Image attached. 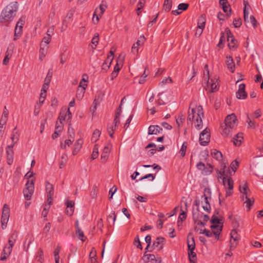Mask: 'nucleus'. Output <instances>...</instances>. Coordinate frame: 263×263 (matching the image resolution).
Segmentation results:
<instances>
[{"mask_svg":"<svg viewBox=\"0 0 263 263\" xmlns=\"http://www.w3.org/2000/svg\"><path fill=\"white\" fill-rule=\"evenodd\" d=\"M17 9L16 2L11 3L7 6L1 12L0 23L3 24L9 23L15 16Z\"/></svg>","mask_w":263,"mask_h":263,"instance_id":"1","label":"nucleus"},{"mask_svg":"<svg viewBox=\"0 0 263 263\" xmlns=\"http://www.w3.org/2000/svg\"><path fill=\"white\" fill-rule=\"evenodd\" d=\"M226 166H224L222 171H220L219 173L223 177L222 182L226 191V197L231 196L233 194L234 182L230 176L228 175V172L225 170Z\"/></svg>","mask_w":263,"mask_h":263,"instance_id":"2","label":"nucleus"},{"mask_svg":"<svg viewBox=\"0 0 263 263\" xmlns=\"http://www.w3.org/2000/svg\"><path fill=\"white\" fill-rule=\"evenodd\" d=\"M196 113L197 114V118L194 123L195 127L197 130H200L203 127L202 118L204 116L202 106L199 105L197 106V112Z\"/></svg>","mask_w":263,"mask_h":263,"instance_id":"3","label":"nucleus"},{"mask_svg":"<svg viewBox=\"0 0 263 263\" xmlns=\"http://www.w3.org/2000/svg\"><path fill=\"white\" fill-rule=\"evenodd\" d=\"M10 217V209L7 204H5L3 208L2 215L1 217V223L2 229H5L7 224Z\"/></svg>","mask_w":263,"mask_h":263,"instance_id":"4","label":"nucleus"},{"mask_svg":"<svg viewBox=\"0 0 263 263\" xmlns=\"http://www.w3.org/2000/svg\"><path fill=\"white\" fill-rule=\"evenodd\" d=\"M239 230L233 229L230 233V249H234L237 246L240 239V236L238 234Z\"/></svg>","mask_w":263,"mask_h":263,"instance_id":"5","label":"nucleus"},{"mask_svg":"<svg viewBox=\"0 0 263 263\" xmlns=\"http://www.w3.org/2000/svg\"><path fill=\"white\" fill-rule=\"evenodd\" d=\"M34 182L28 180L26 183V188L24 190V195L27 200H30L34 192Z\"/></svg>","mask_w":263,"mask_h":263,"instance_id":"6","label":"nucleus"},{"mask_svg":"<svg viewBox=\"0 0 263 263\" xmlns=\"http://www.w3.org/2000/svg\"><path fill=\"white\" fill-rule=\"evenodd\" d=\"M210 140V129L205 128L200 134L199 143L203 146L206 145Z\"/></svg>","mask_w":263,"mask_h":263,"instance_id":"7","label":"nucleus"},{"mask_svg":"<svg viewBox=\"0 0 263 263\" xmlns=\"http://www.w3.org/2000/svg\"><path fill=\"white\" fill-rule=\"evenodd\" d=\"M225 32L227 34V41L229 48L230 49L236 48L237 41L235 39L229 28L225 29Z\"/></svg>","mask_w":263,"mask_h":263,"instance_id":"8","label":"nucleus"},{"mask_svg":"<svg viewBox=\"0 0 263 263\" xmlns=\"http://www.w3.org/2000/svg\"><path fill=\"white\" fill-rule=\"evenodd\" d=\"M236 117L232 114L227 116L225 119V126L230 128H234L236 126Z\"/></svg>","mask_w":263,"mask_h":263,"instance_id":"9","label":"nucleus"},{"mask_svg":"<svg viewBox=\"0 0 263 263\" xmlns=\"http://www.w3.org/2000/svg\"><path fill=\"white\" fill-rule=\"evenodd\" d=\"M46 191L47 195V202L49 204L52 203L53 197L54 195L53 186L52 184L49 182H47L46 184Z\"/></svg>","mask_w":263,"mask_h":263,"instance_id":"10","label":"nucleus"},{"mask_svg":"<svg viewBox=\"0 0 263 263\" xmlns=\"http://www.w3.org/2000/svg\"><path fill=\"white\" fill-rule=\"evenodd\" d=\"M15 45L13 43L9 45L7 50L6 52V55L3 60V64L7 65L9 63V59L12 57Z\"/></svg>","mask_w":263,"mask_h":263,"instance_id":"11","label":"nucleus"},{"mask_svg":"<svg viewBox=\"0 0 263 263\" xmlns=\"http://www.w3.org/2000/svg\"><path fill=\"white\" fill-rule=\"evenodd\" d=\"M239 191L243 194L242 196V199L243 200H244L245 198L247 199L250 198L249 197L251 194V191L248 188L247 184L246 182H243L240 185Z\"/></svg>","mask_w":263,"mask_h":263,"instance_id":"12","label":"nucleus"},{"mask_svg":"<svg viewBox=\"0 0 263 263\" xmlns=\"http://www.w3.org/2000/svg\"><path fill=\"white\" fill-rule=\"evenodd\" d=\"M245 85L243 83L239 84L238 90L236 92V98L238 99H245L247 97V93L245 91Z\"/></svg>","mask_w":263,"mask_h":263,"instance_id":"13","label":"nucleus"},{"mask_svg":"<svg viewBox=\"0 0 263 263\" xmlns=\"http://www.w3.org/2000/svg\"><path fill=\"white\" fill-rule=\"evenodd\" d=\"M164 239L161 237H158L155 240L153 241L152 249H157L158 251L161 250L163 248Z\"/></svg>","mask_w":263,"mask_h":263,"instance_id":"14","label":"nucleus"},{"mask_svg":"<svg viewBox=\"0 0 263 263\" xmlns=\"http://www.w3.org/2000/svg\"><path fill=\"white\" fill-rule=\"evenodd\" d=\"M207 85L208 87L210 86V91L212 92L217 91L219 89V85L218 79H211L210 81V79H208Z\"/></svg>","mask_w":263,"mask_h":263,"instance_id":"15","label":"nucleus"},{"mask_svg":"<svg viewBox=\"0 0 263 263\" xmlns=\"http://www.w3.org/2000/svg\"><path fill=\"white\" fill-rule=\"evenodd\" d=\"M24 23V21L22 18H20L17 22L15 28L14 40H16L20 36Z\"/></svg>","mask_w":263,"mask_h":263,"instance_id":"16","label":"nucleus"},{"mask_svg":"<svg viewBox=\"0 0 263 263\" xmlns=\"http://www.w3.org/2000/svg\"><path fill=\"white\" fill-rule=\"evenodd\" d=\"M12 250V247L6 246L3 249L2 254H1L0 260L2 261L6 260L10 255Z\"/></svg>","mask_w":263,"mask_h":263,"instance_id":"17","label":"nucleus"},{"mask_svg":"<svg viewBox=\"0 0 263 263\" xmlns=\"http://www.w3.org/2000/svg\"><path fill=\"white\" fill-rule=\"evenodd\" d=\"M162 131V128L158 125H151L148 127V135H157Z\"/></svg>","mask_w":263,"mask_h":263,"instance_id":"18","label":"nucleus"},{"mask_svg":"<svg viewBox=\"0 0 263 263\" xmlns=\"http://www.w3.org/2000/svg\"><path fill=\"white\" fill-rule=\"evenodd\" d=\"M226 63L230 71L232 73L234 72L235 70V64L232 57L231 56H227Z\"/></svg>","mask_w":263,"mask_h":263,"instance_id":"19","label":"nucleus"},{"mask_svg":"<svg viewBox=\"0 0 263 263\" xmlns=\"http://www.w3.org/2000/svg\"><path fill=\"white\" fill-rule=\"evenodd\" d=\"M211 228L212 229L213 235H215L216 239H219V235L222 231V227L218 225H212Z\"/></svg>","mask_w":263,"mask_h":263,"instance_id":"20","label":"nucleus"},{"mask_svg":"<svg viewBox=\"0 0 263 263\" xmlns=\"http://www.w3.org/2000/svg\"><path fill=\"white\" fill-rule=\"evenodd\" d=\"M197 112V106L192 108L191 110L189 109L188 112L189 115L187 117V120L193 121L195 120V121H196V119L197 118V114L196 112Z\"/></svg>","mask_w":263,"mask_h":263,"instance_id":"21","label":"nucleus"},{"mask_svg":"<svg viewBox=\"0 0 263 263\" xmlns=\"http://www.w3.org/2000/svg\"><path fill=\"white\" fill-rule=\"evenodd\" d=\"M20 133L17 130L16 127H15L12 131V133L11 135V142H13V143H17L20 138Z\"/></svg>","mask_w":263,"mask_h":263,"instance_id":"22","label":"nucleus"},{"mask_svg":"<svg viewBox=\"0 0 263 263\" xmlns=\"http://www.w3.org/2000/svg\"><path fill=\"white\" fill-rule=\"evenodd\" d=\"M63 127L62 125H59L58 122H57L55 128V131L52 135V138L55 139L57 138L61 133L63 130Z\"/></svg>","mask_w":263,"mask_h":263,"instance_id":"23","label":"nucleus"},{"mask_svg":"<svg viewBox=\"0 0 263 263\" xmlns=\"http://www.w3.org/2000/svg\"><path fill=\"white\" fill-rule=\"evenodd\" d=\"M202 198H204V203L202 202V208L203 209L208 212L210 213L211 211V205L210 204V201L211 200V198H209L208 197H202Z\"/></svg>","mask_w":263,"mask_h":263,"instance_id":"24","label":"nucleus"},{"mask_svg":"<svg viewBox=\"0 0 263 263\" xmlns=\"http://www.w3.org/2000/svg\"><path fill=\"white\" fill-rule=\"evenodd\" d=\"M34 239L32 235H28L24 242V250L26 252L28 251L30 244L33 241Z\"/></svg>","mask_w":263,"mask_h":263,"instance_id":"25","label":"nucleus"},{"mask_svg":"<svg viewBox=\"0 0 263 263\" xmlns=\"http://www.w3.org/2000/svg\"><path fill=\"white\" fill-rule=\"evenodd\" d=\"M68 116H67V112H66V109L64 110H62L59 115L58 118V121L57 122H59V125L63 126V122L65 121L66 119L67 120Z\"/></svg>","mask_w":263,"mask_h":263,"instance_id":"26","label":"nucleus"},{"mask_svg":"<svg viewBox=\"0 0 263 263\" xmlns=\"http://www.w3.org/2000/svg\"><path fill=\"white\" fill-rule=\"evenodd\" d=\"M243 139L242 134V133H238L235 137H234L232 139V141L234 144L236 146H239L241 143V140Z\"/></svg>","mask_w":263,"mask_h":263,"instance_id":"27","label":"nucleus"},{"mask_svg":"<svg viewBox=\"0 0 263 263\" xmlns=\"http://www.w3.org/2000/svg\"><path fill=\"white\" fill-rule=\"evenodd\" d=\"M112 60L113 57L112 56H108L102 66V69L107 70L110 67Z\"/></svg>","mask_w":263,"mask_h":263,"instance_id":"28","label":"nucleus"},{"mask_svg":"<svg viewBox=\"0 0 263 263\" xmlns=\"http://www.w3.org/2000/svg\"><path fill=\"white\" fill-rule=\"evenodd\" d=\"M109 145H107L104 147V148L103 149V152H102V153L101 154V159L104 162L106 161V160L107 159L108 155H109Z\"/></svg>","mask_w":263,"mask_h":263,"instance_id":"29","label":"nucleus"},{"mask_svg":"<svg viewBox=\"0 0 263 263\" xmlns=\"http://www.w3.org/2000/svg\"><path fill=\"white\" fill-rule=\"evenodd\" d=\"M206 22L205 16L201 15L198 20L197 27L199 29H204Z\"/></svg>","mask_w":263,"mask_h":263,"instance_id":"30","label":"nucleus"},{"mask_svg":"<svg viewBox=\"0 0 263 263\" xmlns=\"http://www.w3.org/2000/svg\"><path fill=\"white\" fill-rule=\"evenodd\" d=\"M240 222L241 219L240 217L238 216H234L233 221H232V224L233 228V229L238 230V228L239 227Z\"/></svg>","mask_w":263,"mask_h":263,"instance_id":"31","label":"nucleus"},{"mask_svg":"<svg viewBox=\"0 0 263 263\" xmlns=\"http://www.w3.org/2000/svg\"><path fill=\"white\" fill-rule=\"evenodd\" d=\"M7 154V163L8 165H11L13 162V151H6Z\"/></svg>","mask_w":263,"mask_h":263,"instance_id":"32","label":"nucleus"},{"mask_svg":"<svg viewBox=\"0 0 263 263\" xmlns=\"http://www.w3.org/2000/svg\"><path fill=\"white\" fill-rule=\"evenodd\" d=\"M73 11L72 10H70L67 14V15L65 19L63 21V26L62 29H65L67 26V22L68 20L71 19V18L73 16Z\"/></svg>","mask_w":263,"mask_h":263,"instance_id":"33","label":"nucleus"},{"mask_svg":"<svg viewBox=\"0 0 263 263\" xmlns=\"http://www.w3.org/2000/svg\"><path fill=\"white\" fill-rule=\"evenodd\" d=\"M202 216L203 213L199 212L198 208H197L196 211H193V219L195 222H196Z\"/></svg>","mask_w":263,"mask_h":263,"instance_id":"34","label":"nucleus"},{"mask_svg":"<svg viewBox=\"0 0 263 263\" xmlns=\"http://www.w3.org/2000/svg\"><path fill=\"white\" fill-rule=\"evenodd\" d=\"M172 0H164L163 4V10L165 12H169L172 7Z\"/></svg>","mask_w":263,"mask_h":263,"instance_id":"35","label":"nucleus"},{"mask_svg":"<svg viewBox=\"0 0 263 263\" xmlns=\"http://www.w3.org/2000/svg\"><path fill=\"white\" fill-rule=\"evenodd\" d=\"M99 41V33H96L95 34L94 36L91 40V48L92 49H95Z\"/></svg>","mask_w":263,"mask_h":263,"instance_id":"36","label":"nucleus"},{"mask_svg":"<svg viewBox=\"0 0 263 263\" xmlns=\"http://www.w3.org/2000/svg\"><path fill=\"white\" fill-rule=\"evenodd\" d=\"M85 92V87L83 86V87L78 88L76 94L77 99L79 100H81L84 96Z\"/></svg>","mask_w":263,"mask_h":263,"instance_id":"37","label":"nucleus"},{"mask_svg":"<svg viewBox=\"0 0 263 263\" xmlns=\"http://www.w3.org/2000/svg\"><path fill=\"white\" fill-rule=\"evenodd\" d=\"M197 167L198 170L202 171V174L204 175H208L211 174V171L206 172L205 171V165L204 163L200 162L197 164Z\"/></svg>","mask_w":263,"mask_h":263,"instance_id":"38","label":"nucleus"},{"mask_svg":"<svg viewBox=\"0 0 263 263\" xmlns=\"http://www.w3.org/2000/svg\"><path fill=\"white\" fill-rule=\"evenodd\" d=\"M211 155L214 159L218 161L221 160L222 157V153L220 151L216 149H214L213 151L212 152Z\"/></svg>","mask_w":263,"mask_h":263,"instance_id":"39","label":"nucleus"},{"mask_svg":"<svg viewBox=\"0 0 263 263\" xmlns=\"http://www.w3.org/2000/svg\"><path fill=\"white\" fill-rule=\"evenodd\" d=\"M221 128H222L221 134L224 136H229L231 134L232 130L234 129V128H230V127H227L225 125H224V127H223V126H222Z\"/></svg>","mask_w":263,"mask_h":263,"instance_id":"40","label":"nucleus"},{"mask_svg":"<svg viewBox=\"0 0 263 263\" xmlns=\"http://www.w3.org/2000/svg\"><path fill=\"white\" fill-rule=\"evenodd\" d=\"M239 163L238 162L235 160L233 161L231 164V168L232 170V171H230V176H232V175L234 174L235 172H236Z\"/></svg>","mask_w":263,"mask_h":263,"instance_id":"41","label":"nucleus"},{"mask_svg":"<svg viewBox=\"0 0 263 263\" xmlns=\"http://www.w3.org/2000/svg\"><path fill=\"white\" fill-rule=\"evenodd\" d=\"M48 48V46L47 45H44L43 43H41L40 45V54L41 55H43V57H45L46 53L47 51Z\"/></svg>","mask_w":263,"mask_h":263,"instance_id":"42","label":"nucleus"},{"mask_svg":"<svg viewBox=\"0 0 263 263\" xmlns=\"http://www.w3.org/2000/svg\"><path fill=\"white\" fill-rule=\"evenodd\" d=\"M43 251L41 248H40L36 253V259L38 262H40V263H42L44 258H43Z\"/></svg>","mask_w":263,"mask_h":263,"instance_id":"43","label":"nucleus"},{"mask_svg":"<svg viewBox=\"0 0 263 263\" xmlns=\"http://www.w3.org/2000/svg\"><path fill=\"white\" fill-rule=\"evenodd\" d=\"M97 252L95 248H92L89 253V257L91 259V263H95L97 261L96 259Z\"/></svg>","mask_w":263,"mask_h":263,"instance_id":"44","label":"nucleus"},{"mask_svg":"<svg viewBox=\"0 0 263 263\" xmlns=\"http://www.w3.org/2000/svg\"><path fill=\"white\" fill-rule=\"evenodd\" d=\"M101 132L99 129H96L92 134L91 137V141L93 142H96L100 136Z\"/></svg>","mask_w":263,"mask_h":263,"instance_id":"45","label":"nucleus"},{"mask_svg":"<svg viewBox=\"0 0 263 263\" xmlns=\"http://www.w3.org/2000/svg\"><path fill=\"white\" fill-rule=\"evenodd\" d=\"M74 129L71 127V124H70L68 129V138L74 140Z\"/></svg>","mask_w":263,"mask_h":263,"instance_id":"46","label":"nucleus"},{"mask_svg":"<svg viewBox=\"0 0 263 263\" xmlns=\"http://www.w3.org/2000/svg\"><path fill=\"white\" fill-rule=\"evenodd\" d=\"M76 234L78 235L79 239H81L82 241H84L85 240L86 237L84 236V233L81 228L76 230Z\"/></svg>","mask_w":263,"mask_h":263,"instance_id":"47","label":"nucleus"},{"mask_svg":"<svg viewBox=\"0 0 263 263\" xmlns=\"http://www.w3.org/2000/svg\"><path fill=\"white\" fill-rule=\"evenodd\" d=\"M107 7V6L106 3L103 1L99 6V9L100 10V13H99V15L100 16V17H101V15L104 13Z\"/></svg>","mask_w":263,"mask_h":263,"instance_id":"48","label":"nucleus"},{"mask_svg":"<svg viewBox=\"0 0 263 263\" xmlns=\"http://www.w3.org/2000/svg\"><path fill=\"white\" fill-rule=\"evenodd\" d=\"M98 144H96L93 147V152L91 154V159L94 160L96 159L98 156Z\"/></svg>","mask_w":263,"mask_h":263,"instance_id":"49","label":"nucleus"},{"mask_svg":"<svg viewBox=\"0 0 263 263\" xmlns=\"http://www.w3.org/2000/svg\"><path fill=\"white\" fill-rule=\"evenodd\" d=\"M116 129V127H115V125H111L107 128V132L110 137L112 138H114V133Z\"/></svg>","mask_w":263,"mask_h":263,"instance_id":"50","label":"nucleus"},{"mask_svg":"<svg viewBox=\"0 0 263 263\" xmlns=\"http://www.w3.org/2000/svg\"><path fill=\"white\" fill-rule=\"evenodd\" d=\"M134 245L136 246L138 248H139L140 249H142V247L141 244V242L140 241L139 237L138 235L136 236L134 239Z\"/></svg>","mask_w":263,"mask_h":263,"instance_id":"51","label":"nucleus"},{"mask_svg":"<svg viewBox=\"0 0 263 263\" xmlns=\"http://www.w3.org/2000/svg\"><path fill=\"white\" fill-rule=\"evenodd\" d=\"M186 148L187 143L186 142H184L180 150V153L182 157H184L185 156Z\"/></svg>","mask_w":263,"mask_h":263,"instance_id":"52","label":"nucleus"},{"mask_svg":"<svg viewBox=\"0 0 263 263\" xmlns=\"http://www.w3.org/2000/svg\"><path fill=\"white\" fill-rule=\"evenodd\" d=\"M245 199L246 200L245 201L244 203H246V206L248 207L249 210L250 209V206L252 205L254 203V199L253 198H248Z\"/></svg>","mask_w":263,"mask_h":263,"instance_id":"53","label":"nucleus"},{"mask_svg":"<svg viewBox=\"0 0 263 263\" xmlns=\"http://www.w3.org/2000/svg\"><path fill=\"white\" fill-rule=\"evenodd\" d=\"M246 122L248 123V125L250 127L252 128H255L256 127L255 122L254 121L251 120L248 115H247V119Z\"/></svg>","mask_w":263,"mask_h":263,"instance_id":"54","label":"nucleus"},{"mask_svg":"<svg viewBox=\"0 0 263 263\" xmlns=\"http://www.w3.org/2000/svg\"><path fill=\"white\" fill-rule=\"evenodd\" d=\"M242 24L241 20L240 18H235L233 21V25L235 28L239 27Z\"/></svg>","mask_w":263,"mask_h":263,"instance_id":"55","label":"nucleus"},{"mask_svg":"<svg viewBox=\"0 0 263 263\" xmlns=\"http://www.w3.org/2000/svg\"><path fill=\"white\" fill-rule=\"evenodd\" d=\"M202 197H208L211 199V191L209 188L206 187L204 189Z\"/></svg>","mask_w":263,"mask_h":263,"instance_id":"56","label":"nucleus"},{"mask_svg":"<svg viewBox=\"0 0 263 263\" xmlns=\"http://www.w3.org/2000/svg\"><path fill=\"white\" fill-rule=\"evenodd\" d=\"M52 72L51 71V69H50L47 74L46 77L45 79V82L50 84L52 78Z\"/></svg>","mask_w":263,"mask_h":263,"instance_id":"57","label":"nucleus"},{"mask_svg":"<svg viewBox=\"0 0 263 263\" xmlns=\"http://www.w3.org/2000/svg\"><path fill=\"white\" fill-rule=\"evenodd\" d=\"M249 22L251 23L254 28H256L257 27V22L254 16L251 15L250 16Z\"/></svg>","mask_w":263,"mask_h":263,"instance_id":"58","label":"nucleus"},{"mask_svg":"<svg viewBox=\"0 0 263 263\" xmlns=\"http://www.w3.org/2000/svg\"><path fill=\"white\" fill-rule=\"evenodd\" d=\"M189 7V4L187 3H181L179 4L178 8V10H181V11H185Z\"/></svg>","mask_w":263,"mask_h":263,"instance_id":"59","label":"nucleus"},{"mask_svg":"<svg viewBox=\"0 0 263 263\" xmlns=\"http://www.w3.org/2000/svg\"><path fill=\"white\" fill-rule=\"evenodd\" d=\"M200 233L205 234L207 237H211L213 235L212 232H211L210 231L206 229H204L203 230H200Z\"/></svg>","mask_w":263,"mask_h":263,"instance_id":"60","label":"nucleus"},{"mask_svg":"<svg viewBox=\"0 0 263 263\" xmlns=\"http://www.w3.org/2000/svg\"><path fill=\"white\" fill-rule=\"evenodd\" d=\"M145 41V38L144 35H141L139 38L138 39L137 42L135 43L136 45H138L139 46L140 45H142L143 44L144 42Z\"/></svg>","mask_w":263,"mask_h":263,"instance_id":"61","label":"nucleus"},{"mask_svg":"<svg viewBox=\"0 0 263 263\" xmlns=\"http://www.w3.org/2000/svg\"><path fill=\"white\" fill-rule=\"evenodd\" d=\"M83 143V141L82 139H79L75 143L74 147H76V149H80L81 148Z\"/></svg>","mask_w":263,"mask_h":263,"instance_id":"62","label":"nucleus"},{"mask_svg":"<svg viewBox=\"0 0 263 263\" xmlns=\"http://www.w3.org/2000/svg\"><path fill=\"white\" fill-rule=\"evenodd\" d=\"M111 219L112 220L113 224H114L116 219V215L115 212H112L107 217V220L108 222H109V220Z\"/></svg>","mask_w":263,"mask_h":263,"instance_id":"63","label":"nucleus"},{"mask_svg":"<svg viewBox=\"0 0 263 263\" xmlns=\"http://www.w3.org/2000/svg\"><path fill=\"white\" fill-rule=\"evenodd\" d=\"M51 37L46 35V36L43 37L41 43L48 45V44L50 42Z\"/></svg>","mask_w":263,"mask_h":263,"instance_id":"64","label":"nucleus"}]
</instances>
